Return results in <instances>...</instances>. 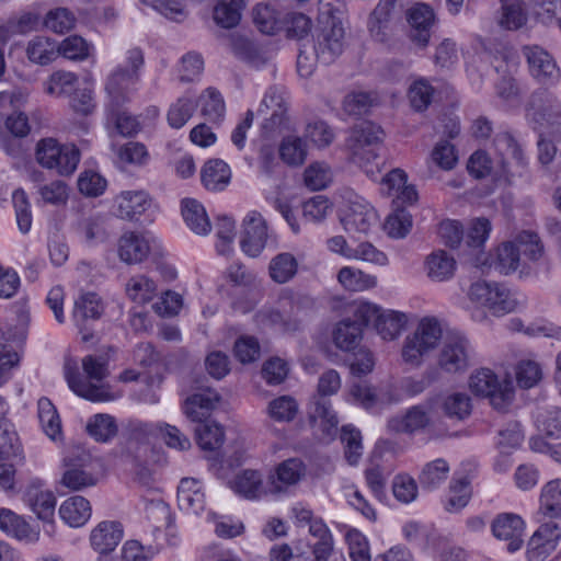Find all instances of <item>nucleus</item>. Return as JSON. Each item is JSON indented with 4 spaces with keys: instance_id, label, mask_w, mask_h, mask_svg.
<instances>
[{
    "instance_id": "4",
    "label": "nucleus",
    "mask_w": 561,
    "mask_h": 561,
    "mask_svg": "<svg viewBox=\"0 0 561 561\" xmlns=\"http://www.w3.org/2000/svg\"><path fill=\"white\" fill-rule=\"evenodd\" d=\"M443 337V329L435 317L422 318L414 332L404 339L401 356L412 367L422 365L424 357L432 353Z\"/></svg>"
},
{
    "instance_id": "45",
    "label": "nucleus",
    "mask_w": 561,
    "mask_h": 561,
    "mask_svg": "<svg viewBox=\"0 0 561 561\" xmlns=\"http://www.w3.org/2000/svg\"><path fill=\"white\" fill-rule=\"evenodd\" d=\"M26 53L31 61L47 65L59 56L58 43L47 37L37 36L28 43Z\"/></svg>"
},
{
    "instance_id": "27",
    "label": "nucleus",
    "mask_w": 561,
    "mask_h": 561,
    "mask_svg": "<svg viewBox=\"0 0 561 561\" xmlns=\"http://www.w3.org/2000/svg\"><path fill=\"white\" fill-rule=\"evenodd\" d=\"M435 15L431 7L417 4L409 11L408 21L412 27L411 39L420 46H426L431 37V27Z\"/></svg>"
},
{
    "instance_id": "41",
    "label": "nucleus",
    "mask_w": 561,
    "mask_h": 561,
    "mask_svg": "<svg viewBox=\"0 0 561 561\" xmlns=\"http://www.w3.org/2000/svg\"><path fill=\"white\" fill-rule=\"evenodd\" d=\"M78 76L70 71L57 70L44 82V91L53 96H69L78 85Z\"/></svg>"
},
{
    "instance_id": "8",
    "label": "nucleus",
    "mask_w": 561,
    "mask_h": 561,
    "mask_svg": "<svg viewBox=\"0 0 561 561\" xmlns=\"http://www.w3.org/2000/svg\"><path fill=\"white\" fill-rule=\"evenodd\" d=\"M126 61L128 67L118 66L110 75L105 87L112 104L115 106H119L127 100L130 88L139 80V70L144 66V54L141 49H129L127 51Z\"/></svg>"
},
{
    "instance_id": "6",
    "label": "nucleus",
    "mask_w": 561,
    "mask_h": 561,
    "mask_svg": "<svg viewBox=\"0 0 561 561\" xmlns=\"http://www.w3.org/2000/svg\"><path fill=\"white\" fill-rule=\"evenodd\" d=\"M341 388L340 374L334 369L324 371L318 381V397L311 419L322 428L323 439L331 440L336 436L339 419L332 410L331 401L325 397L337 393Z\"/></svg>"
},
{
    "instance_id": "10",
    "label": "nucleus",
    "mask_w": 561,
    "mask_h": 561,
    "mask_svg": "<svg viewBox=\"0 0 561 561\" xmlns=\"http://www.w3.org/2000/svg\"><path fill=\"white\" fill-rule=\"evenodd\" d=\"M383 130L373 122L364 121L356 124L346 139V147L354 162L362 164L377 157L375 146L383 139Z\"/></svg>"
},
{
    "instance_id": "35",
    "label": "nucleus",
    "mask_w": 561,
    "mask_h": 561,
    "mask_svg": "<svg viewBox=\"0 0 561 561\" xmlns=\"http://www.w3.org/2000/svg\"><path fill=\"white\" fill-rule=\"evenodd\" d=\"M59 516L70 527H81L91 517L90 502L80 495L69 497L60 505Z\"/></svg>"
},
{
    "instance_id": "54",
    "label": "nucleus",
    "mask_w": 561,
    "mask_h": 561,
    "mask_svg": "<svg viewBox=\"0 0 561 561\" xmlns=\"http://www.w3.org/2000/svg\"><path fill=\"white\" fill-rule=\"evenodd\" d=\"M196 437L199 447L204 450H216L224 444V430L215 423H202L196 428Z\"/></svg>"
},
{
    "instance_id": "26",
    "label": "nucleus",
    "mask_w": 561,
    "mask_h": 561,
    "mask_svg": "<svg viewBox=\"0 0 561 561\" xmlns=\"http://www.w3.org/2000/svg\"><path fill=\"white\" fill-rule=\"evenodd\" d=\"M178 503L187 514H199L205 508V494L202 482L194 478H183L178 486Z\"/></svg>"
},
{
    "instance_id": "20",
    "label": "nucleus",
    "mask_w": 561,
    "mask_h": 561,
    "mask_svg": "<svg viewBox=\"0 0 561 561\" xmlns=\"http://www.w3.org/2000/svg\"><path fill=\"white\" fill-rule=\"evenodd\" d=\"M23 501L42 522L51 523L54 520L56 497L41 483L30 484L23 494Z\"/></svg>"
},
{
    "instance_id": "3",
    "label": "nucleus",
    "mask_w": 561,
    "mask_h": 561,
    "mask_svg": "<svg viewBox=\"0 0 561 561\" xmlns=\"http://www.w3.org/2000/svg\"><path fill=\"white\" fill-rule=\"evenodd\" d=\"M468 295L472 302L486 308L496 317L513 312L525 304L523 295L512 291L504 284L497 282H474L471 284Z\"/></svg>"
},
{
    "instance_id": "19",
    "label": "nucleus",
    "mask_w": 561,
    "mask_h": 561,
    "mask_svg": "<svg viewBox=\"0 0 561 561\" xmlns=\"http://www.w3.org/2000/svg\"><path fill=\"white\" fill-rule=\"evenodd\" d=\"M156 239L149 233H124L118 241L119 259L127 264L141 263L151 251Z\"/></svg>"
},
{
    "instance_id": "13",
    "label": "nucleus",
    "mask_w": 561,
    "mask_h": 561,
    "mask_svg": "<svg viewBox=\"0 0 561 561\" xmlns=\"http://www.w3.org/2000/svg\"><path fill=\"white\" fill-rule=\"evenodd\" d=\"M471 351L467 337L459 334L448 335L443 342L437 364L445 373H462L469 367Z\"/></svg>"
},
{
    "instance_id": "11",
    "label": "nucleus",
    "mask_w": 561,
    "mask_h": 561,
    "mask_svg": "<svg viewBox=\"0 0 561 561\" xmlns=\"http://www.w3.org/2000/svg\"><path fill=\"white\" fill-rule=\"evenodd\" d=\"M356 316L367 325L373 324L383 340H394L407 323L402 312L381 310L370 302H363L356 308Z\"/></svg>"
},
{
    "instance_id": "34",
    "label": "nucleus",
    "mask_w": 561,
    "mask_h": 561,
    "mask_svg": "<svg viewBox=\"0 0 561 561\" xmlns=\"http://www.w3.org/2000/svg\"><path fill=\"white\" fill-rule=\"evenodd\" d=\"M182 216L186 226L198 236H206L211 230V225L205 207L196 199L182 201Z\"/></svg>"
},
{
    "instance_id": "14",
    "label": "nucleus",
    "mask_w": 561,
    "mask_h": 561,
    "mask_svg": "<svg viewBox=\"0 0 561 561\" xmlns=\"http://www.w3.org/2000/svg\"><path fill=\"white\" fill-rule=\"evenodd\" d=\"M91 458L83 450H73L64 459L67 468L60 480L61 485L71 491H79L96 483V479L89 471Z\"/></svg>"
},
{
    "instance_id": "12",
    "label": "nucleus",
    "mask_w": 561,
    "mask_h": 561,
    "mask_svg": "<svg viewBox=\"0 0 561 561\" xmlns=\"http://www.w3.org/2000/svg\"><path fill=\"white\" fill-rule=\"evenodd\" d=\"M529 73L539 83L556 85L561 79V70L553 56L538 45H526L522 49Z\"/></svg>"
},
{
    "instance_id": "64",
    "label": "nucleus",
    "mask_w": 561,
    "mask_h": 561,
    "mask_svg": "<svg viewBox=\"0 0 561 561\" xmlns=\"http://www.w3.org/2000/svg\"><path fill=\"white\" fill-rule=\"evenodd\" d=\"M412 227L411 216L404 210L389 215L383 225L387 234L393 239L404 238Z\"/></svg>"
},
{
    "instance_id": "58",
    "label": "nucleus",
    "mask_w": 561,
    "mask_h": 561,
    "mask_svg": "<svg viewBox=\"0 0 561 561\" xmlns=\"http://www.w3.org/2000/svg\"><path fill=\"white\" fill-rule=\"evenodd\" d=\"M434 88L425 79H419L411 84L409 89V100L411 106L417 111H425L432 103Z\"/></svg>"
},
{
    "instance_id": "56",
    "label": "nucleus",
    "mask_w": 561,
    "mask_h": 561,
    "mask_svg": "<svg viewBox=\"0 0 561 561\" xmlns=\"http://www.w3.org/2000/svg\"><path fill=\"white\" fill-rule=\"evenodd\" d=\"M196 108L195 102L187 98H179L168 111V123L172 128H182L192 117Z\"/></svg>"
},
{
    "instance_id": "60",
    "label": "nucleus",
    "mask_w": 561,
    "mask_h": 561,
    "mask_svg": "<svg viewBox=\"0 0 561 561\" xmlns=\"http://www.w3.org/2000/svg\"><path fill=\"white\" fill-rule=\"evenodd\" d=\"M443 411L450 419L463 420L471 412L470 398L465 393H453L445 398Z\"/></svg>"
},
{
    "instance_id": "51",
    "label": "nucleus",
    "mask_w": 561,
    "mask_h": 561,
    "mask_svg": "<svg viewBox=\"0 0 561 561\" xmlns=\"http://www.w3.org/2000/svg\"><path fill=\"white\" fill-rule=\"evenodd\" d=\"M126 293L135 302L146 304L156 296L157 285L146 275H136L128 280Z\"/></svg>"
},
{
    "instance_id": "22",
    "label": "nucleus",
    "mask_w": 561,
    "mask_h": 561,
    "mask_svg": "<svg viewBox=\"0 0 561 561\" xmlns=\"http://www.w3.org/2000/svg\"><path fill=\"white\" fill-rule=\"evenodd\" d=\"M378 216L373 206L363 201H354L342 218L344 229L348 233H368L377 225Z\"/></svg>"
},
{
    "instance_id": "15",
    "label": "nucleus",
    "mask_w": 561,
    "mask_h": 561,
    "mask_svg": "<svg viewBox=\"0 0 561 561\" xmlns=\"http://www.w3.org/2000/svg\"><path fill=\"white\" fill-rule=\"evenodd\" d=\"M561 540V528L556 522L541 524L528 540L527 561H545L551 556Z\"/></svg>"
},
{
    "instance_id": "48",
    "label": "nucleus",
    "mask_w": 561,
    "mask_h": 561,
    "mask_svg": "<svg viewBox=\"0 0 561 561\" xmlns=\"http://www.w3.org/2000/svg\"><path fill=\"white\" fill-rule=\"evenodd\" d=\"M285 94L286 92L283 88L272 87L267 90L262 101V105L272 110L268 122L273 128L280 126L285 121L287 111Z\"/></svg>"
},
{
    "instance_id": "31",
    "label": "nucleus",
    "mask_w": 561,
    "mask_h": 561,
    "mask_svg": "<svg viewBox=\"0 0 561 561\" xmlns=\"http://www.w3.org/2000/svg\"><path fill=\"white\" fill-rule=\"evenodd\" d=\"M424 270L433 282H446L455 274L456 260L446 251L437 250L426 256Z\"/></svg>"
},
{
    "instance_id": "30",
    "label": "nucleus",
    "mask_w": 561,
    "mask_h": 561,
    "mask_svg": "<svg viewBox=\"0 0 561 561\" xmlns=\"http://www.w3.org/2000/svg\"><path fill=\"white\" fill-rule=\"evenodd\" d=\"M218 400V394L210 390L194 393L184 401L183 412L191 421L202 424L208 417Z\"/></svg>"
},
{
    "instance_id": "5",
    "label": "nucleus",
    "mask_w": 561,
    "mask_h": 561,
    "mask_svg": "<svg viewBox=\"0 0 561 561\" xmlns=\"http://www.w3.org/2000/svg\"><path fill=\"white\" fill-rule=\"evenodd\" d=\"M80 150L72 144H61L47 137L37 141L35 160L44 169L55 171L60 176H70L80 162Z\"/></svg>"
},
{
    "instance_id": "55",
    "label": "nucleus",
    "mask_w": 561,
    "mask_h": 561,
    "mask_svg": "<svg viewBox=\"0 0 561 561\" xmlns=\"http://www.w3.org/2000/svg\"><path fill=\"white\" fill-rule=\"evenodd\" d=\"M279 156L288 165H300L307 158L306 145L299 137H286L279 146Z\"/></svg>"
},
{
    "instance_id": "39",
    "label": "nucleus",
    "mask_w": 561,
    "mask_h": 561,
    "mask_svg": "<svg viewBox=\"0 0 561 561\" xmlns=\"http://www.w3.org/2000/svg\"><path fill=\"white\" fill-rule=\"evenodd\" d=\"M430 423V417L425 411L419 407H413L402 417H392L388 422L389 431L393 433L412 434L424 428Z\"/></svg>"
},
{
    "instance_id": "47",
    "label": "nucleus",
    "mask_w": 561,
    "mask_h": 561,
    "mask_svg": "<svg viewBox=\"0 0 561 561\" xmlns=\"http://www.w3.org/2000/svg\"><path fill=\"white\" fill-rule=\"evenodd\" d=\"M520 266V254L515 240L506 241L496 249V260L494 267L499 273L508 275L518 270Z\"/></svg>"
},
{
    "instance_id": "61",
    "label": "nucleus",
    "mask_w": 561,
    "mask_h": 561,
    "mask_svg": "<svg viewBox=\"0 0 561 561\" xmlns=\"http://www.w3.org/2000/svg\"><path fill=\"white\" fill-rule=\"evenodd\" d=\"M12 203L20 231L28 232L32 226V214L26 193L23 190H15L12 194Z\"/></svg>"
},
{
    "instance_id": "25",
    "label": "nucleus",
    "mask_w": 561,
    "mask_h": 561,
    "mask_svg": "<svg viewBox=\"0 0 561 561\" xmlns=\"http://www.w3.org/2000/svg\"><path fill=\"white\" fill-rule=\"evenodd\" d=\"M0 529L27 543L39 540V529L31 526L22 516L9 508H0Z\"/></svg>"
},
{
    "instance_id": "46",
    "label": "nucleus",
    "mask_w": 561,
    "mask_h": 561,
    "mask_svg": "<svg viewBox=\"0 0 561 561\" xmlns=\"http://www.w3.org/2000/svg\"><path fill=\"white\" fill-rule=\"evenodd\" d=\"M298 262L296 257L288 252H283L273 257L270 262L268 273L271 278L277 284H285L297 273Z\"/></svg>"
},
{
    "instance_id": "7",
    "label": "nucleus",
    "mask_w": 561,
    "mask_h": 561,
    "mask_svg": "<svg viewBox=\"0 0 561 561\" xmlns=\"http://www.w3.org/2000/svg\"><path fill=\"white\" fill-rule=\"evenodd\" d=\"M318 24L319 32L314 44V54L321 64L329 65L343 51L344 27L342 21L331 11L321 12Z\"/></svg>"
},
{
    "instance_id": "17",
    "label": "nucleus",
    "mask_w": 561,
    "mask_h": 561,
    "mask_svg": "<svg viewBox=\"0 0 561 561\" xmlns=\"http://www.w3.org/2000/svg\"><path fill=\"white\" fill-rule=\"evenodd\" d=\"M267 240V227L262 215L257 211H251L243 220V232L240 240L242 251L256 257L265 248Z\"/></svg>"
},
{
    "instance_id": "32",
    "label": "nucleus",
    "mask_w": 561,
    "mask_h": 561,
    "mask_svg": "<svg viewBox=\"0 0 561 561\" xmlns=\"http://www.w3.org/2000/svg\"><path fill=\"white\" fill-rule=\"evenodd\" d=\"M231 489L248 500H255L267 494L268 484L263 485L262 474L256 470L247 469L238 473L231 481Z\"/></svg>"
},
{
    "instance_id": "62",
    "label": "nucleus",
    "mask_w": 561,
    "mask_h": 561,
    "mask_svg": "<svg viewBox=\"0 0 561 561\" xmlns=\"http://www.w3.org/2000/svg\"><path fill=\"white\" fill-rule=\"evenodd\" d=\"M106 185V180L100 173L91 170L82 172L78 179L79 191L90 197L102 195Z\"/></svg>"
},
{
    "instance_id": "23",
    "label": "nucleus",
    "mask_w": 561,
    "mask_h": 561,
    "mask_svg": "<svg viewBox=\"0 0 561 561\" xmlns=\"http://www.w3.org/2000/svg\"><path fill=\"white\" fill-rule=\"evenodd\" d=\"M399 13L397 0H380L369 16L368 28L370 35L378 42H385Z\"/></svg>"
},
{
    "instance_id": "52",
    "label": "nucleus",
    "mask_w": 561,
    "mask_h": 561,
    "mask_svg": "<svg viewBox=\"0 0 561 561\" xmlns=\"http://www.w3.org/2000/svg\"><path fill=\"white\" fill-rule=\"evenodd\" d=\"M515 243L526 259L538 262L545 256V247L536 232L522 231L515 238Z\"/></svg>"
},
{
    "instance_id": "50",
    "label": "nucleus",
    "mask_w": 561,
    "mask_h": 561,
    "mask_svg": "<svg viewBox=\"0 0 561 561\" xmlns=\"http://www.w3.org/2000/svg\"><path fill=\"white\" fill-rule=\"evenodd\" d=\"M87 431L96 442L105 443L117 434V425L112 415L100 413L89 420Z\"/></svg>"
},
{
    "instance_id": "57",
    "label": "nucleus",
    "mask_w": 561,
    "mask_h": 561,
    "mask_svg": "<svg viewBox=\"0 0 561 561\" xmlns=\"http://www.w3.org/2000/svg\"><path fill=\"white\" fill-rule=\"evenodd\" d=\"M341 440L345 446V458L350 465H356L363 454L360 432L352 425L341 430Z\"/></svg>"
},
{
    "instance_id": "53",
    "label": "nucleus",
    "mask_w": 561,
    "mask_h": 561,
    "mask_svg": "<svg viewBox=\"0 0 561 561\" xmlns=\"http://www.w3.org/2000/svg\"><path fill=\"white\" fill-rule=\"evenodd\" d=\"M253 22L263 34H275L282 27L277 12L267 4H257L253 9Z\"/></svg>"
},
{
    "instance_id": "29",
    "label": "nucleus",
    "mask_w": 561,
    "mask_h": 561,
    "mask_svg": "<svg viewBox=\"0 0 561 561\" xmlns=\"http://www.w3.org/2000/svg\"><path fill=\"white\" fill-rule=\"evenodd\" d=\"M116 215L122 219L135 220L150 206L148 194L144 191L122 192L115 199Z\"/></svg>"
},
{
    "instance_id": "38",
    "label": "nucleus",
    "mask_w": 561,
    "mask_h": 561,
    "mask_svg": "<svg viewBox=\"0 0 561 561\" xmlns=\"http://www.w3.org/2000/svg\"><path fill=\"white\" fill-rule=\"evenodd\" d=\"M471 481L467 476L454 477L449 483V493L445 502V510L458 513L466 507L471 497Z\"/></svg>"
},
{
    "instance_id": "1",
    "label": "nucleus",
    "mask_w": 561,
    "mask_h": 561,
    "mask_svg": "<svg viewBox=\"0 0 561 561\" xmlns=\"http://www.w3.org/2000/svg\"><path fill=\"white\" fill-rule=\"evenodd\" d=\"M125 432L124 456L133 467L137 480L144 485H149L152 481V472L148 457L152 450V439L158 434V425L133 420L127 423Z\"/></svg>"
},
{
    "instance_id": "36",
    "label": "nucleus",
    "mask_w": 561,
    "mask_h": 561,
    "mask_svg": "<svg viewBox=\"0 0 561 561\" xmlns=\"http://www.w3.org/2000/svg\"><path fill=\"white\" fill-rule=\"evenodd\" d=\"M230 178L229 165L220 159L207 161L201 172L202 183L210 191H222L229 184Z\"/></svg>"
},
{
    "instance_id": "24",
    "label": "nucleus",
    "mask_w": 561,
    "mask_h": 561,
    "mask_svg": "<svg viewBox=\"0 0 561 561\" xmlns=\"http://www.w3.org/2000/svg\"><path fill=\"white\" fill-rule=\"evenodd\" d=\"M124 536L123 525L116 520H103L90 533V545L96 552L107 554L112 552Z\"/></svg>"
},
{
    "instance_id": "16",
    "label": "nucleus",
    "mask_w": 561,
    "mask_h": 561,
    "mask_svg": "<svg viewBox=\"0 0 561 561\" xmlns=\"http://www.w3.org/2000/svg\"><path fill=\"white\" fill-rule=\"evenodd\" d=\"M103 310L101 298L95 293H83L75 300L72 320L84 342L93 337L91 330L88 328V321L99 319Z\"/></svg>"
},
{
    "instance_id": "59",
    "label": "nucleus",
    "mask_w": 561,
    "mask_h": 561,
    "mask_svg": "<svg viewBox=\"0 0 561 561\" xmlns=\"http://www.w3.org/2000/svg\"><path fill=\"white\" fill-rule=\"evenodd\" d=\"M516 380L520 388L529 389L542 378L541 366L531 359H523L516 366Z\"/></svg>"
},
{
    "instance_id": "63",
    "label": "nucleus",
    "mask_w": 561,
    "mask_h": 561,
    "mask_svg": "<svg viewBox=\"0 0 561 561\" xmlns=\"http://www.w3.org/2000/svg\"><path fill=\"white\" fill-rule=\"evenodd\" d=\"M348 554L352 561H370L369 546L366 537L357 529H350L345 535Z\"/></svg>"
},
{
    "instance_id": "49",
    "label": "nucleus",
    "mask_w": 561,
    "mask_h": 561,
    "mask_svg": "<svg viewBox=\"0 0 561 561\" xmlns=\"http://www.w3.org/2000/svg\"><path fill=\"white\" fill-rule=\"evenodd\" d=\"M340 284L347 290L362 291L373 288L377 284L375 276L363 273L360 270L345 266L337 274Z\"/></svg>"
},
{
    "instance_id": "43",
    "label": "nucleus",
    "mask_w": 561,
    "mask_h": 561,
    "mask_svg": "<svg viewBox=\"0 0 561 561\" xmlns=\"http://www.w3.org/2000/svg\"><path fill=\"white\" fill-rule=\"evenodd\" d=\"M538 430L550 438H561V408L556 405L540 407L536 412Z\"/></svg>"
},
{
    "instance_id": "2",
    "label": "nucleus",
    "mask_w": 561,
    "mask_h": 561,
    "mask_svg": "<svg viewBox=\"0 0 561 561\" xmlns=\"http://www.w3.org/2000/svg\"><path fill=\"white\" fill-rule=\"evenodd\" d=\"M82 368L87 380H83L77 373L67 374L68 385L76 394L92 402H106L116 398L112 394L110 386L103 382L110 375L106 355L84 356Z\"/></svg>"
},
{
    "instance_id": "18",
    "label": "nucleus",
    "mask_w": 561,
    "mask_h": 561,
    "mask_svg": "<svg viewBox=\"0 0 561 561\" xmlns=\"http://www.w3.org/2000/svg\"><path fill=\"white\" fill-rule=\"evenodd\" d=\"M491 528L494 537L508 541L507 550L510 552L522 548L525 523L520 516L513 513L499 514L493 519Z\"/></svg>"
},
{
    "instance_id": "44",
    "label": "nucleus",
    "mask_w": 561,
    "mask_h": 561,
    "mask_svg": "<svg viewBox=\"0 0 561 561\" xmlns=\"http://www.w3.org/2000/svg\"><path fill=\"white\" fill-rule=\"evenodd\" d=\"M540 511L543 515L561 520V479L546 483L540 494Z\"/></svg>"
},
{
    "instance_id": "9",
    "label": "nucleus",
    "mask_w": 561,
    "mask_h": 561,
    "mask_svg": "<svg viewBox=\"0 0 561 561\" xmlns=\"http://www.w3.org/2000/svg\"><path fill=\"white\" fill-rule=\"evenodd\" d=\"M469 387L479 397L488 398L491 405L497 411H505L514 396L512 383L503 380L488 368L477 370L470 377Z\"/></svg>"
},
{
    "instance_id": "40",
    "label": "nucleus",
    "mask_w": 561,
    "mask_h": 561,
    "mask_svg": "<svg viewBox=\"0 0 561 561\" xmlns=\"http://www.w3.org/2000/svg\"><path fill=\"white\" fill-rule=\"evenodd\" d=\"M38 22L39 15L34 12L12 15L4 24L0 25V41L5 42L13 35L30 33L36 28Z\"/></svg>"
},
{
    "instance_id": "28",
    "label": "nucleus",
    "mask_w": 561,
    "mask_h": 561,
    "mask_svg": "<svg viewBox=\"0 0 561 561\" xmlns=\"http://www.w3.org/2000/svg\"><path fill=\"white\" fill-rule=\"evenodd\" d=\"M494 147L501 157L502 168L505 172H512V167L523 168L525 157L520 146L510 133H500L495 136Z\"/></svg>"
},
{
    "instance_id": "42",
    "label": "nucleus",
    "mask_w": 561,
    "mask_h": 561,
    "mask_svg": "<svg viewBox=\"0 0 561 561\" xmlns=\"http://www.w3.org/2000/svg\"><path fill=\"white\" fill-rule=\"evenodd\" d=\"M449 470L450 467L445 459H435L423 467L419 482L423 489L433 491L446 481Z\"/></svg>"
},
{
    "instance_id": "33",
    "label": "nucleus",
    "mask_w": 561,
    "mask_h": 561,
    "mask_svg": "<svg viewBox=\"0 0 561 561\" xmlns=\"http://www.w3.org/2000/svg\"><path fill=\"white\" fill-rule=\"evenodd\" d=\"M364 327L367 324L356 314L354 320L345 319L339 322L333 333L336 347L343 351L354 350L362 340Z\"/></svg>"
},
{
    "instance_id": "21",
    "label": "nucleus",
    "mask_w": 561,
    "mask_h": 561,
    "mask_svg": "<svg viewBox=\"0 0 561 561\" xmlns=\"http://www.w3.org/2000/svg\"><path fill=\"white\" fill-rule=\"evenodd\" d=\"M306 473V467L301 459L289 458L280 462L275 472L268 477V492L279 494L288 486L298 483Z\"/></svg>"
},
{
    "instance_id": "37",
    "label": "nucleus",
    "mask_w": 561,
    "mask_h": 561,
    "mask_svg": "<svg viewBox=\"0 0 561 561\" xmlns=\"http://www.w3.org/2000/svg\"><path fill=\"white\" fill-rule=\"evenodd\" d=\"M201 113L206 121L220 124L226 114V103L222 94L216 88L205 89L198 99Z\"/></svg>"
}]
</instances>
